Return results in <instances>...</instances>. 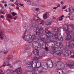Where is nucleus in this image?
<instances>
[{"instance_id": "f257e3e1", "label": "nucleus", "mask_w": 74, "mask_h": 74, "mask_svg": "<svg viewBox=\"0 0 74 74\" xmlns=\"http://www.w3.org/2000/svg\"><path fill=\"white\" fill-rule=\"evenodd\" d=\"M24 63H27V67L28 69H29L30 70H32L34 72H36L37 71L38 69L37 67H36L35 66H34V65L33 66V61H31L28 62L27 63L26 61H24Z\"/></svg>"}, {"instance_id": "f03ea898", "label": "nucleus", "mask_w": 74, "mask_h": 74, "mask_svg": "<svg viewBox=\"0 0 74 74\" xmlns=\"http://www.w3.org/2000/svg\"><path fill=\"white\" fill-rule=\"evenodd\" d=\"M68 49L69 51H70L71 52L70 55H71V53H72V55H74V53L73 52V48L74 47V42L73 40H71L69 42V45H68Z\"/></svg>"}, {"instance_id": "7ed1b4c3", "label": "nucleus", "mask_w": 74, "mask_h": 74, "mask_svg": "<svg viewBox=\"0 0 74 74\" xmlns=\"http://www.w3.org/2000/svg\"><path fill=\"white\" fill-rule=\"evenodd\" d=\"M33 53L35 55H36V57L34 58V61L38 60V59H40L42 57V56L39 55V51L37 49H34L33 51Z\"/></svg>"}, {"instance_id": "20e7f679", "label": "nucleus", "mask_w": 74, "mask_h": 74, "mask_svg": "<svg viewBox=\"0 0 74 74\" xmlns=\"http://www.w3.org/2000/svg\"><path fill=\"white\" fill-rule=\"evenodd\" d=\"M36 34L38 36H40L41 34L43 33L44 30L42 27H38L36 28Z\"/></svg>"}, {"instance_id": "39448f33", "label": "nucleus", "mask_w": 74, "mask_h": 74, "mask_svg": "<svg viewBox=\"0 0 74 74\" xmlns=\"http://www.w3.org/2000/svg\"><path fill=\"white\" fill-rule=\"evenodd\" d=\"M45 31L47 34V38H49V37H52L53 36V34L51 32L48 31L47 29H45Z\"/></svg>"}, {"instance_id": "423d86ee", "label": "nucleus", "mask_w": 74, "mask_h": 74, "mask_svg": "<svg viewBox=\"0 0 74 74\" xmlns=\"http://www.w3.org/2000/svg\"><path fill=\"white\" fill-rule=\"evenodd\" d=\"M38 60H34V61H32V62L33 61V64H34V66H35V67H36V68H39L41 67V62H37V63L35 62H35L36 61H38Z\"/></svg>"}, {"instance_id": "0eeeda50", "label": "nucleus", "mask_w": 74, "mask_h": 74, "mask_svg": "<svg viewBox=\"0 0 74 74\" xmlns=\"http://www.w3.org/2000/svg\"><path fill=\"white\" fill-rule=\"evenodd\" d=\"M31 37H32V36H31V35H27L24 36L23 37V38L24 40L28 41V42H29V43H31V42H29V41L31 40Z\"/></svg>"}, {"instance_id": "6e6552de", "label": "nucleus", "mask_w": 74, "mask_h": 74, "mask_svg": "<svg viewBox=\"0 0 74 74\" xmlns=\"http://www.w3.org/2000/svg\"><path fill=\"white\" fill-rule=\"evenodd\" d=\"M22 72V71L20 67L17 68L16 70L13 71V73L14 74H21Z\"/></svg>"}, {"instance_id": "1a4fd4ad", "label": "nucleus", "mask_w": 74, "mask_h": 74, "mask_svg": "<svg viewBox=\"0 0 74 74\" xmlns=\"http://www.w3.org/2000/svg\"><path fill=\"white\" fill-rule=\"evenodd\" d=\"M40 45V42H38L34 41L32 44V45L34 48H37V47L38 45Z\"/></svg>"}, {"instance_id": "9d476101", "label": "nucleus", "mask_w": 74, "mask_h": 74, "mask_svg": "<svg viewBox=\"0 0 74 74\" xmlns=\"http://www.w3.org/2000/svg\"><path fill=\"white\" fill-rule=\"evenodd\" d=\"M63 54L65 56H68L69 55V53L68 52V49H66L64 50L62 52Z\"/></svg>"}, {"instance_id": "9b49d317", "label": "nucleus", "mask_w": 74, "mask_h": 74, "mask_svg": "<svg viewBox=\"0 0 74 74\" xmlns=\"http://www.w3.org/2000/svg\"><path fill=\"white\" fill-rule=\"evenodd\" d=\"M36 39H37V37L35 35H33L31 36V39L29 41V42H32L34 40H36Z\"/></svg>"}, {"instance_id": "f8f14e48", "label": "nucleus", "mask_w": 74, "mask_h": 74, "mask_svg": "<svg viewBox=\"0 0 74 74\" xmlns=\"http://www.w3.org/2000/svg\"><path fill=\"white\" fill-rule=\"evenodd\" d=\"M27 2H28L29 4L31 5H36V2L35 1H30V0L27 1Z\"/></svg>"}, {"instance_id": "ddd939ff", "label": "nucleus", "mask_w": 74, "mask_h": 74, "mask_svg": "<svg viewBox=\"0 0 74 74\" xmlns=\"http://www.w3.org/2000/svg\"><path fill=\"white\" fill-rule=\"evenodd\" d=\"M46 47V45H44L43 43L41 44V43H40V45L38 46L37 48H40V47H41L43 49H44Z\"/></svg>"}, {"instance_id": "4468645a", "label": "nucleus", "mask_w": 74, "mask_h": 74, "mask_svg": "<svg viewBox=\"0 0 74 74\" xmlns=\"http://www.w3.org/2000/svg\"><path fill=\"white\" fill-rule=\"evenodd\" d=\"M41 67L42 69L45 70H47L48 69V66L47 65V63L45 62L43 63V65Z\"/></svg>"}, {"instance_id": "2eb2a0df", "label": "nucleus", "mask_w": 74, "mask_h": 74, "mask_svg": "<svg viewBox=\"0 0 74 74\" xmlns=\"http://www.w3.org/2000/svg\"><path fill=\"white\" fill-rule=\"evenodd\" d=\"M56 74H63V71L62 69H59L56 71Z\"/></svg>"}, {"instance_id": "dca6fc26", "label": "nucleus", "mask_w": 74, "mask_h": 74, "mask_svg": "<svg viewBox=\"0 0 74 74\" xmlns=\"http://www.w3.org/2000/svg\"><path fill=\"white\" fill-rule=\"evenodd\" d=\"M61 27H59V28L58 27H56L54 28L53 31L54 32H59L60 33V29Z\"/></svg>"}, {"instance_id": "f3484780", "label": "nucleus", "mask_w": 74, "mask_h": 74, "mask_svg": "<svg viewBox=\"0 0 74 74\" xmlns=\"http://www.w3.org/2000/svg\"><path fill=\"white\" fill-rule=\"evenodd\" d=\"M8 50L6 48H4L2 50V52L5 55H6L8 53Z\"/></svg>"}, {"instance_id": "a211bd4d", "label": "nucleus", "mask_w": 74, "mask_h": 74, "mask_svg": "<svg viewBox=\"0 0 74 74\" xmlns=\"http://www.w3.org/2000/svg\"><path fill=\"white\" fill-rule=\"evenodd\" d=\"M70 39H71V36L70 35V34L67 35L66 37V40H69Z\"/></svg>"}, {"instance_id": "6ab92c4d", "label": "nucleus", "mask_w": 74, "mask_h": 74, "mask_svg": "<svg viewBox=\"0 0 74 74\" xmlns=\"http://www.w3.org/2000/svg\"><path fill=\"white\" fill-rule=\"evenodd\" d=\"M60 41H63V37L61 35H59L57 38Z\"/></svg>"}, {"instance_id": "aec40b11", "label": "nucleus", "mask_w": 74, "mask_h": 74, "mask_svg": "<svg viewBox=\"0 0 74 74\" xmlns=\"http://www.w3.org/2000/svg\"><path fill=\"white\" fill-rule=\"evenodd\" d=\"M69 10V12H71V13H73L74 12V9L72 7H70L68 9Z\"/></svg>"}, {"instance_id": "412c9836", "label": "nucleus", "mask_w": 74, "mask_h": 74, "mask_svg": "<svg viewBox=\"0 0 74 74\" xmlns=\"http://www.w3.org/2000/svg\"><path fill=\"white\" fill-rule=\"evenodd\" d=\"M58 47H54L53 49L52 52L55 53V52H58Z\"/></svg>"}, {"instance_id": "4be33fe9", "label": "nucleus", "mask_w": 74, "mask_h": 74, "mask_svg": "<svg viewBox=\"0 0 74 74\" xmlns=\"http://www.w3.org/2000/svg\"><path fill=\"white\" fill-rule=\"evenodd\" d=\"M67 64L69 65V66H73L74 65V63L73 62H68L67 63Z\"/></svg>"}, {"instance_id": "5701e85b", "label": "nucleus", "mask_w": 74, "mask_h": 74, "mask_svg": "<svg viewBox=\"0 0 74 74\" xmlns=\"http://www.w3.org/2000/svg\"><path fill=\"white\" fill-rule=\"evenodd\" d=\"M51 21L48 20L46 21L45 23L46 25H51Z\"/></svg>"}, {"instance_id": "b1692460", "label": "nucleus", "mask_w": 74, "mask_h": 74, "mask_svg": "<svg viewBox=\"0 0 74 74\" xmlns=\"http://www.w3.org/2000/svg\"><path fill=\"white\" fill-rule=\"evenodd\" d=\"M63 28L65 30H67L69 29V26L67 25H64L63 26Z\"/></svg>"}, {"instance_id": "393cba45", "label": "nucleus", "mask_w": 74, "mask_h": 74, "mask_svg": "<svg viewBox=\"0 0 74 74\" xmlns=\"http://www.w3.org/2000/svg\"><path fill=\"white\" fill-rule=\"evenodd\" d=\"M47 14L45 13L43 14V18L44 19H47Z\"/></svg>"}, {"instance_id": "a878e982", "label": "nucleus", "mask_w": 74, "mask_h": 74, "mask_svg": "<svg viewBox=\"0 0 74 74\" xmlns=\"http://www.w3.org/2000/svg\"><path fill=\"white\" fill-rule=\"evenodd\" d=\"M14 4H16V5H18V7H19V5L18 4L20 5V3L19 2V1H16V2L14 3Z\"/></svg>"}, {"instance_id": "bb28decb", "label": "nucleus", "mask_w": 74, "mask_h": 74, "mask_svg": "<svg viewBox=\"0 0 74 74\" xmlns=\"http://www.w3.org/2000/svg\"><path fill=\"white\" fill-rule=\"evenodd\" d=\"M65 32L66 33V35L70 34V32H69V31H68L67 29H66V30H65Z\"/></svg>"}, {"instance_id": "cd10ccee", "label": "nucleus", "mask_w": 74, "mask_h": 74, "mask_svg": "<svg viewBox=\"0 0 74 74\" xmlns=\"http://www.w3.org/2000/svg\"><path fill=\"white\" fill-rule=\"evenodd\" d=\"M35 10L37 14H39V13H40V11L39 10V8H36V9H35Z\"/></svg>"}, {"instance_id": "c85d7f7f", "label": "nucleus", "mask_w": 74, "mask_h": 74, "mask_svg": "<svg viewBox=\"0 0 74 74\" xmlns=\"http://www.w3.org/2000/svg\"><path fill=\"white\" fill-rule=\"evenodd\" d=\"M61 45V43L59 42H56V45L57 46H60V45Z\"/></svg>"}, {"instance_id": "c756f323", "label": "nucleus", "mask_w": 74, "mask_h": 74, "mask_svg": "<svg viewBox=\"0 0 74 74\" xmlns=\"http://www.w3.org/2000/svg\"><path fill=\"white\" fill-rule=\"evenodd\" d=\"M32 25L33 27H34V28H36V26H37V24L36 23H34L32 24Z\"/></svg>"}, {"instance_id": "7c9ffc66", "label": "nucleus", "mask_w": 74, "mask_h": 74, "mask_svg": "<svg viewBox=\"0 0 74 74\" xmlns=\"http://www.w3.org/2000/svg\"><path fill=\"white\" fill-rule=\"evenodd\" d=\"M39 19H40V18L38 17H35L34 18V21H38Z\"/></svg>"}, {"instance_id": "2f4dec72", "label": "nucleus", "mask_w": 74, "mask_h": 74, "mask_svg": "<svg viewBox=\"0 0 74 74\" xmlns=\"http://www.w3.org/2000/svg\"><path fill=\"white\" fill-rule=\"evenodd\" d=\"M58 33H56L55 34L54 36L56 38H57L58 37Z\"/></svg>"}, {"instance_id": "473e14b6", "label": "nucleus", "mask_w": 74, "mask_h": 74, "mask_svg": "<svg viewBox=\"0 0 74 74\" xmlns=\"http://www.w3.org/2000/svg\"><path fill=\"white\" fill-rule=\"evenodd\" d=\"M3 35V33L2 32L0 33V38L2 40H3V37H2Z\"/></svg>"}, {"instance_id": "72a5a7b5", "label": "nucleus", "mask_w": 74, "mask_h": 74, "mask_svg": "<svg viewBox=\"0 0 74 74\" xmlns=\"http://www.w3.org/2000/svg\"><path fill=\"white\" fill-rule=\"evenodd\" d=\"M54 39H55V38H51L50 39V40L51 41H52V42H53V41H54Z\"/></svg>"}, {"instance_id": "f704fd0d", "label": "nucleus", "mask_w": 74, "mask_h": 74, "mask_svg": "<svg viewBox=\"0 0 74 74\" xmlns=\"http://www.w3.org/2000/svg\"><path fill=\"white\" fill-rule=\"evenodd\" d=\"M28 49H29V45H26L25 50H28Z\"/></svg>"}, {"instance_id": "c9c22d12", "label": "nucleus", "mask_w": 74, "mask_h": 74, "mask_svg": "<svg viewBox=\"0 0 74 74\" xmlns=\"http://www.w3.org/2000/svg\"><path fill=\"white\" fill-rule=\"evenodd\" d=\"M44 49H45V51H49V49H48V47L47 46Z\"/></svg>"}, {"instance_id": "e433bc0d", "label": "nucleus", "mask_w": 74, "mask_h": 74, "mask_svg": "<svg viewBox=\"0 0 74 74\" xmlns=\"http://www.w3.org/2000/svg\"><path fill=\"white\" fill-rule=\"evenodd\" d=\"M26 25V24H25V23H23V28L24 29H27V27H26V25Z\"/></svg>"}, {"instance_id": "4c0bfd02", "label": "nucleus", "mask_w": 74, "mask_h": 74, "mask_svg": "<svg viewBox=\"0 0 74 74\" xmlns=\"http://www.w3.org/2000/svg\"><path fill=\"white\" fill-rule=\"evenodd\" d=\"M52 62V60H47V64H48V63H49L51 62Z\"/></svg>"}, {"instance_id": "58836bf2", "label": "nucleus", "mask_w": 74, "mask_h": 74, "mask_svg": "<svg viewBox=\"0 0 74 74\" xmlns=\"http://www.w3.org/2000/svg\"><path fill=\"white\" fill-rule=\"evenodd\" d=\"M6 66H10V62H9V61H7L6 62Z\"/></svg>"}, {"instance_id": "ea45409f", "label": "nucleus", "mask_w": 74, "mask_h": 74, "mask_svg": "<svg viewBox=\"0 0 74 74\" xmlns=\"http://www.w3.org/2000/svg\"><path fill=\"white\" fill-rule=\"evenodd\" d=\"M63 19V18H61L60 17L58 18L57 19L58 21H62Z\"/></svg>"}, {"instance_id": "a19ab883", "label": "nucleus", "mask_w": 74, "mask_h": 74, "mask_svg": "<svg viewBox=\"0 0 74 74\" xmlns=\"http://www.w3.org/2000/svg\"><path fill=\"white\" fill-rule=\"evenodd\" d=\"M6 73H7V74H10V69H8L6 71Z\"/></svg>"}, {"instance_id": "79ce46f5", "label": "nucleus", "mask_w": 74, "mask_h": 74, "mask_svg": "<svg viewBox=\"0 0 74 74\" xmlns=\"http://www.w3.org/2000/svg\"><path fill=\"white\" fill-rule=\"evenodd\" d=\"M4 40L5 42H7V41H8V38H5L4 39Z\"/></svg>"}, {"instance_id": "37998d69", "label": "nucleus", "mask_w": 74, "mask_h": 74, "mask_svg": "<svg viewBox=\"0 0 74 74\" xmlns=\"http://www.w3.org/2000/svg\"><path fill=\"white\" fill-rule=\"evenodd\" d=\"M40 7H43V8H45L46 7V6L44 5H40Z\"/></svg>"}, {"instance_id": "c03bdc74", "label": "nucleus", "mask_w": 74, "mask_h": 74, "mask_svg": "<svg viewBox=\"0 0 74 74\" xmlns=\"http://www.w3.org/2000/svg\"><path fill=\"white\" fill-rule=\"evenodd\" d=\"M57 41H58V40H57V38H55L53 42H56Z\"/></svg>"}, {"instance_id": "a18cd8bd", "label": "nucleus", "mask_w": 74, "mask_h": 74, "mask_svg": "<svg viewBox=\"0 0 74 74\" xmlns=\"http://www.w3.org/2000/svg\"><path fill=\"white\" fill-rule=\"evenodd\" d=\"M71 38L74 41V35H73L71 36Z\"/></svg>"}, {"instance_id": "49530a36", "label": "nucleus", "mask_w": 74, "mask_h": 74, "mask_svg": "<svg viewBox=\"0 0 74 74\" xmlns=\"http://www.w3.org/2000/svg\"><path fill=\"white\" fill-rule=\"evenodd\" d=\"M13 58V56L12 55H11L10 56V59H12V58Z\"/></svg>"}, {"instance_id": "de8ad7c7", "label": "nucleus", "mask_w": 74, "mask_h": 74, "mask_svg": "<svg viewBox=\"0 0 74 74\" xmlns=\"http://www.w3.org/2000/svg\"><path fill=\"white\" fill-rule=\"evenodd\" d=\"M1 3H7V1H4V0H3L2 1H1Z\"/></svg>"}, {"instance_id": "09e8293b", "label": "nucleus", "mask_w": 74, "mask_h": 74, "mask_svg": "<svg viewBox=\"0 0 74 74\" xmlns=\"http://www.w3.org/2000/svg\"><path fill=\"white\" fill-rule=\"evenodd\" d=\"M13 18V16L10 14V19H12Z\"/></svg>"}, {"instance_id": "8fccbe9b", "label": "nucleus", "mask_w": 74, "mask_h": 74, "mask_svg": "<svg viewBox=\"0 0 74 74\" xmlns=\"http://www.w3.org/2000/svg\"><path fill=\"white\" fill-rule=\"evenodd\" d=\"M13 15V16H15V15H17V14L15 13H11Z\"/></svg>"}, {"instance_id": "3c124183", "label": "nucleus", "mask_w": 74, "mask_h": 74, "mask_svg": "<svg viewBox=\"0 0 74 74\" xmlns=\"http://www.w3.org/2000/svg\"><path fill=\"white\" fill-rule=\"evenodd\" d=\"M0 74H4V73L3 72L1 69H0Z\"/></svg>"}, {"instance_id": "603ef678", "label": "nucleus", "mask_w": 74, "mask_h": 74, "mask_svg": "<svg viewBox=\"0 0 74 74\" xmlns=\"http://www.w3.org/2000/svg\"><path fill=\"white\" fill-rule=\"evenodd\" d=\"M0 12L1 14H5L4 12L3 11L0 10Z\"/></svg>"}, {"instance_id": "864d4df0", "label": "nucleus", "mask_w": 74, "mask_h": 74, "mask_svg": "<svg viewBox=\"0 0 74 74\" xmlns=\"http://www.w3.org/2000/svg\"><path fill=\"white\" fill-rule=\"evenodd\" d=\"M71 58H74V54H73V55H72V53H71Z\"/></svg>"}, {"instance_id": "5fc2aeb1", "label": "nucleus", "mask_w": 74, "mask_h": 74, "mask_svg": "<svg viewBox=\"0 0 74 74\" xmlns=\"http://www.w3.org/2000/svg\"><path fill=\"white\" fill-rule=\"evenodd\" d=\"M53 66V63H52V64L50 65V66H49V67H50V68L51 69V68H52Z\"/></svg>"}, {"instance_id": "6e6d98bb", "label": "nucleus", "mask_w": 74, "mask_h": 74, "mask_svg": "<svg viewBox=\"0 0 74 74\" xmlns=\"http://www.w3.org/2000/svg\"><path fill=\"white\" fill-rule=\"evenodd\" d=\"M6 65H7L6 64V63H4L2 67H3V66H4V67H5V66H6Z\"/></svg>"}, {"instance_id": "4d7b16f0", "label": "nucleus", "mask_w": 74, "mask_h": 74, "mask_svg": "<svg viewBox=\"0 0 74 74\" xmlns=\"http://www.w3.org/2000/svg\"><path fill=\"white\" fill-rule=\"evenodd\" d=\"M60 66H62L63 69V68H64V67H65V65H64L63 64H60Z\"/></svg>"}, {"instance_id": "13d9d810", "label": "nucleus", "mask_w": 74, "mask_h": 74, "mask_svg": "<svg viewBox=\"0 0 74 74\" xmlns=\"http://www.w3.org/2000/svg\"><path fill=\"white\" fill-rule=\"evenodd\" d=\"M21 62V61H20V60H17L15 62V63H18V62Z\"/></svg>"}, {"instance_id": "bf43d9fd", "label": "nucleus", "mask_w": 74, "mask_h": 74, "mask_svg": "<svg viewBox=\"0 0 74 74\" xmlns=\"http://www.w3.org/2000/svg\"><path fill=\"white\" fill-rule=\"evenodd\" d=\"M10 5H11V6H13V7H15V5H14V4L12 3V4H10Z\"/></svg>"}, {"instance_id": "052dcab7", "label": "nucleus", "mask_w": 74, "mask_h": 74, "mask_svg": "<svg viewBox=\"0 0 74 74\" xmlns=\"http://www.w3.org/2000/svg\"><path fill=\"white\" fill-rule=\"evenodd\" d=\"M17 18V16H15V17H14L13 19L14 20H16V18Z\"/></svg>"}, {"instance_id": "680f3d73", "label": "nucleus", "mask_w": 74, "mask_h": 74, "mask_svg": "<svg viewBox=\"0 0 74 74\" xmlns=\"http://www.w3.org/2000/svg\"><path fill=\"white\" fill-rule=\"evenodd\" d=\"M1 18H4V16H3V15H1L0 16Z\"/></svg>"}, {"instance_id": "e2e57ef3", "label": "nucleus", "mask_w": 74, "mask_h": 74, "mask_svg": "<svg viewBox=\"0 0 74 74\" xmlns=\"http://www.w3.org/2000/svg\"><path fill=\"white\" fill-rule=\"evenodd\" d=\"M20 5H21V6H22L23 7L24 4H21V3H20Z\"/></svg>"}, {"instance_id": "0e129e2a", "label": "nucleus", "mask_w": 74, "mask_h": 74, "mask_svg": "<svg viewBox=\"0 0 74 74\" xmlns=\"http://www.w3.org/2000/svg\"><path fill=\"white\" fill-rule=\"evenodd\" d=\"M66 7V5H65L64 7H63L62 8V9H65V8Z\"/></svg>"}, {"instance_id": "69168bd1", "label": "nucleus", "mask_w": 74, "mask_h": 74, "mask_svg": "<svg viewBox=\"0 0 74 74\" xmlns=\"http://www.w3.org/2000/svg\"><path fill=\"white\" fill-rule=\"evenodd\" d=\"M60 62H61V61H58L57 64V65H58Z\"/></svg>"}, {"instance_id": "338daca9", "label": "nucleus", "mask_w": 74, "mask_h": 74, "mask_svg": "<svg viewBox=\"0 0 74 74\" xmlns=\"http://www.w3.org/2000/svg\"><path fill=\"white\" fill-rule=\"evenodd\" d=\"M61 4H62V5L63 4V1H61Z\"/></svg>"}, {"instance_id": "774afa93", "label": "nucleus", "mask_w": 74, "mask_h": 74, "mask_svg": "<svg viewBox=\"0 0 74 74\" xmlns=\"http://www.w3.org/2000/svg\"><path fill=\"white\" fill-rule=\"evenodd\" d=\"M7 17L8 18H10V14H8V16H7Z\"/></svg>"}]
</instances>
